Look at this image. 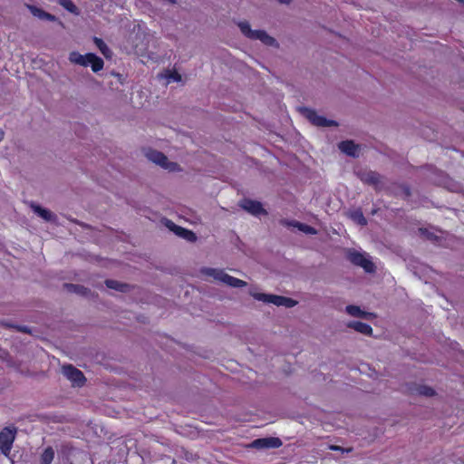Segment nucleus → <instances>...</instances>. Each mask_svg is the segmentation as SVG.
<instances>
[{
    "label": "nucleus",
    "instance_id": "nucleus-1",
    "mask_svg": "<svg viewBox=\"0 0 464 464\" xmlns=\"http://www.w3.org/2000/svg\"><path fill=\"white\" fill-rule=\"evenodd\" d=\"M248 294L255 300L262 302L266 304H274L276 306H285L287 308L294 307L297 304V302L292 298L282 296V295H277L262 293L258 290V288L256 286H251L248 289Z\"/></svg>",
    "mask_w": 464,
    "mask_h": 464
},
{
    "label": "nucleus",
    "instance_id": "nucleus-2",
    "mask_svg": "<svg viewBox=\"0 0 464 464\" xmlns=\"http://www.w3.org/2000/svg\"><path fill=\"white\" fill-rule=\"evenodd\" d=\"M237 26L240 29V32L248 38L249 40H258L264 45L268 47L278 48L279 44L270 34H268L264 30H254L251 28L250 24L247 21H240L237 23Z\"/></svg>",
    "mask_w": 464,
    "mask_h": 464
},
{
    "label": "nucleus",
    "instance_id": "nucleus-3",
    "mask_svg": "<svg viewBox=\"0 0 464 464\" xmlns=\"http://www.w3.org/2000/svg\"><path fill=\"white\" fill-rule=\"evenodd\" d=\"M143 154L149 161L169 172H179L182 170L179 164L170 160L164 153L157 150L146 148L143 150Z\"/></svg>",
    "mask_w": 464,
    "mask_h": 464
},
{
    "label": "nucleus",
    "instance_id": "nucleus-4",
    "mask_svg": "<svg viewBox=\"0 0 464 464\" xmlns=\"http://www.w3.org/2000/svg\"><path fill=\"white\" fill-rule=\"evenodd\" d=\"M202 274L233 288H242L247 285L246 281L227 274L223 269L204 268L202 269Z\"/></svg>",
    "mask_w": 464,
    "mask_h": 464
},
{
    "label": "nucleus",
    "instance_id": "nucleus-5",
    "mask_svg": "<svg viewBox=\"0 0 464 464\" xmlns=\"http://www.w3.org/2000/svg\"><path fill=\"white\" fill-rule=\"evenodd\" d=\"M302 115L307 119L313 125L317 127H331L337 126V123L333 121L326 119L324 116L319 114L314 110L309 108L301 109Z\"/></svg>",
    "mask_w": 464,
    "mask_h": 464
},
{
    "label": "nucleus",
    "instance_id": "nucleus-6",
    "mask_svg": "<svg viewBox=\"0 0 464 464\" xmlns=\"http://www.w3.org/2000/svg\"><path fill=\"white\" fill-rule=\"evenodd\" d=\"M348 258L353 264L362 267L368 273L373 272L375 269L374 264L371 260L370 256L365 253L350 251Z\"/></svg>",
    "mask_w": 464,
    "mask_h": 464
},
{
    "label": "nucleus",
    "instance_id": "nucleus-7",
    "mask_svg": "<svg viewBox=\"0 0 464 464\" xmlns=\"http://www.w3.org/2000/svg\"><path fill=\"white\" fill-rule=\"evenodd\" d=\"M14 438H15V430L14 429L5 428L0 432V450L5 456H8L10 453Z\"/></svg>",
    "mask_w": 464,
    "mask_h": 464
},
{
    "label": "nucleus",
    "instance_id": "nucleus-8",
    "mask_svg": "<svg viewBox=\"0 0 464 464\" xmlns=\"http://www.w3.org/2000/svg\"><path fill=\"white\" fill-rule=\"evenodd\" d=\"M63 373L73 386L81 387L85 382V377L83 376V373L72 365L63 366Z\"/></svg>",
    "mask_w": 464,
    "mask_h": 464
},
{
    "label": "nucleus",
    "instance_id": "nucleus-9",
    "mask_svg": "<svg viewBox=\"0 0 464 464\" xmlns=\"http://www.w3.org/2000/svg\"><path fill=\"white\" fill-rule=\"evenodd\" d=\"M239 206L248 212L249 214L260 217L262 215H266V209L263 208L262 204L258 201L251 200V199H244L240 202Z\"/></svg>",
    "mask_w": 464,
    "mask_h": 464
},
{
    "label": "nucleus",
    "instance_id": "nucleus-10",
    "mask_svg": "<svg viewBox=\"0 0 464 464\" xmlns=\"http://www.w3.org/2000/svg\"><path fill=\"white\" fill-rule=\"evenodd\" d=\"M282 445L278 438L257 439L252 442V446L257 449H275Z\"/></svg>",
    "mask_w": 464,
    "mask_h": 464
},
{
    "label": "nucleus",
    "instance_id": "nucleus-11",
    "mask_svg": "<svg viewBox=\"0 0 464 464\" xmlns=\"http://www.w3.org/2000/svg\"><path fill=\"white\" fill-rule=\"evenodd\" d=\"M345 312L353 317H358L367 320L375 318V314L373 313L365 312L357 305H347L345 307Z\"/></svg>",
    "mask_w": 464,
    "mask_h": 464
},
{
    "label": "nucleus",
    "instance_id": "nucleus-12",
    "mask_svg": "<svg viewBox=\"0 0 464 464\" xmlns=\"http://www.w3.org/2000/svg\"><path fill=\"white\" fill-rule=\"evenodd\" d=\"M339 149L342 152L353 157H358L361 152V148L352 140L341 142Z\"/></svg>",
    "mask_w": 464,
    "mask_h": 464
},
{
    "label": "nucleus",
    "instance_id": "nucleus-13",
    "mask_svg": "<svg viewBox=\"0 0 464 464\" xmlns=\"http://www.w3.org/2000/svg\"><path fill=\"white\" fill-rule=\"evenodd\" d=\"M167 227L174 231L178 236L188 240L193 241L196 239V236L193 232L176 226L174 223L169 221Z\"/></svg>",
    "mask_w": 464,
    "mask_h": 464
},
{
    "label": "nucleus",
    "instance_id": "nucleus-14",
    "mask_svg": "<svg viewBox=\"0 0 464 464\" xmlns=\"http://www.w3.org/2000/svg\"><path fill=\"white\" fill-rule=\"evenodd\" d=\"M167 227L174 231L178 236L188 240L193 241L196 239V236L193 232L176 226L174 223L169 221Z\"/></svg>",
    "mask_w": 464,
    "mask_h": 464
},
{
    "label": "nucleus",
    "instance_id": "nucleus-15",
    "mask_svg": "<svg viewBox=\"0 0 464 464\" xmlns=\"http://www.w3.org/2000/svg\"><path fill=\"white\" fill-rule=\"evenodd\" d=\"M282 224L286 226V227H296L298 230L302 231L304 234H310V235L316 234V230L314 227H310L308 225L300 223L298 221H295V220H293V221L282 220Z\"/></svg>",
    "mask_w": 464,
    "mask_h": 464
},
{
    "label": "nucleus",
    "instance_id": "nucleus-16",
    "mask_svg": "<svg viewBox=\"0 0 464 464\" xmlns=\"http://www.w3.org/2000/svg\"><path fill=\"white\" fill-rule=\"evenodd\" d=\"M349 328L355 330L356 332L371 336L372 334V328L364 323L353 321L347 324Z\"/></svg>",
    "mask_w": 464,
    "mask_h": 464
},
{
    "label": "nucleus",
    "instance_id": "nucleus-17",
    "mask_svg": "<svg viewBox=\"0 0 464 464\" xmlns=\"http://www.w3.org/2000/svg\"><path fill=\"white\" fill-rule=\"evenodd\" d=\"M25 6L30 10V12L32 13V14L39 19H42V20H48V21H54L55 20V16L49 14V13H46L45 11H44L43 9L41 8H38L34 5H25Z\"/></svg>",
    "mask_w": 464,
    "mask_h": 464
},
{
    "label": "nucleus",
    "instance_id": "nucleus-18",
    "mask_svg": "<svg viewBox=\"0 0 464 464\" xmlns=\"http://www.w3.org/2000/svg\"><path fill=\"white\" fill-rule=\"evenodd\" d=\"M89 53L81 54L78 52H72L69 54V61L72 63L78 64L81 66H88Z\"/></svg>",
    "mask_w": 464,
    "mask_h": 464
},
{
    "label": "nucleus",
    "instance_id": "nucleus-19",
    "mask_svg": "<svg viewBox=\"0 0 464 464\" xmlns=\"http://www.w3.org/2000/svg\"><path fill=\"white\" fill-rule=\"evenodd\" d=\"M88 65H91L92 70L94 72H97L102 70L104 63H103L102 59L98 57L96 54H94L92 53H89Z\"/></svg>",
    "mask_w": 464,
    "mask_h": 464
},
{
    "label": "nucleus",
    "instance_id": "nucleus-20",
    "mask_svg": "<svg viewBox=\"0 0 464 464\" xmlns=\"http://www.w3.org/2000/svg\"><path fill=\"white\" fill-rule=\"evenodd\" d=\"M32 208L35 214L46 221H54L55 216L48 209L43 208L40 206L33 205Z\"/></svg>",
    "mask_w": 464,
    "mask_h": 464
},
{
    "label": "nucleus",
    "instance_id": "nucleus-21",
    "mask_svg": "<svg viewBox=\"0 0 464 464\" xmlns=\"http://www.w3.org/2000/svg\"><path fill=\"white\" fill-rule=\"evenodd\" d=\"M164 78L167 83L171 82H180L182 81V76L177 71L174 70H167L160 75Z\"/></svg>",
    "mask_w": 464,
    "mask_h": 464
},
{
    "label": "nucleus",
    "instance_id": "nucleus-22",
    "mask_svg": "<svg viewBox=\"0 0 464 464\" xmlns=\"http://www.w3.org/2000/svg\"><path fill=\"white\" fill-rule=\"evenodd\" d=\"M54 459V450L52 447H47L40 454V464H51Z\"/></svg>",
    "mask_w": 464,
    "mask_h": 464
},
{
    "label": "nucleus",
    "instance_id": "nucleus-23",
    "mask_svg": "<svg viewBox=\"0 0 464 464\" xmlns=\"http://www.w3.org/2000/svg\"><path fill=\"white\" fill-rule=\"evenodd\" d=\"M93 42L100 52L106 57L110 58L112 54L111 49L107 46V44L103 42L102 39L94 37Z\"/></svg>",
    "mask_w": 464,
    "mask_h": 464
},
{
    "label": "nucleus",
    "instance_id": "nucleus-24",
    "mask_svg": "<svg viewBox=\"0 0 464 464\" xmlns=\"http://www.w3.org/2000/svg\"><path fill=\"white\" fill-rule=\"evenodd\" d=\"M361 179L364 183L377 184L380 180V176L372 171H367L361 174Z\"/></svg>",
    "mask_w": 464,
    "mask_h": 464
},
{
    "label": "nucleus",
    "instance_id": "nucleus-25",
    "mask_svg": "<svg viewBox=\"0 0 464 464\" xmlns=\"http://www.w3.org/2000/svg\"><path fill=\"white\" fill-rule=\"evenodd\" d=\"M350 218L353 221H355L356 223H358L360 225H365L366 224V219L363 217L362 211H360V210H354V211L351 212L350 213Z\"/></svg>",
    "mask_w": 464,
    "mask_h": 464
},
{
    "label": "nucleus",
    "instance_id": "nucleus-26",
    "mask_svg": "<svg viewBox=\"0 0 464 464\" xmlns=\"http://www.w3.org/2000/svg\"><path fill=\"white\" fill-rule=\"evenodd\" d=\"M417 393L426 396V397H431L435 394V392L432 388L425 385H420L417 388Z\"/></svg>",
    "mask_w": 464,
    "mask_h": 464
},
{
    "label": "nucleus",
    "instance_id": "nucleus-27",
    "mask_svg": "<svg viewBox=\"0 0 464 464\" xmlns=\"http://www.w3.org/2000/svg\"><path fill=\"white\" fill-rule=\"evenodd\" d=\"M59 4L71 13L76 14L77 8L71 0H59Z\"/></svg>",
    "mask_w": 464,
    "mask_h": 464
},
{
    "label": "nucleus",
    "instance_id": "nucleus-28",
    "mask_svg": "<svg viewBox=\"0 0 464 464\" xmlns=\"http://www.w3.org/2000/svg\"><path fill=\"white\" fill-rule=\"evenodd\" d=\"M106 285L109 288L120 290L121 292H123L125 290V287H126V285H121L119 282L114 281V280H107L106 281Z\"/></svg>",
    "mask_w": 464,
    "mask_h": 464
},
{
    "label": "nucleus",
    "instance_id": "nucleus-29",
    "mask_svg": "<svg viewBox=\"0 0 464 464\" xmlns=\"http://www.w3.org/2000/svg\"><path fill=\"white\" fill-rule=\"evenodd\" d=\"M330 450H335V451H340L342 453H348V452H351L352 451V448H342L340 446H336V445H331L329 447Z\"/></svg>",
    "mask_w": 464,
    "mask_h": 464
},
{
    "label": "nucleus",
    "instance_id": "nucleus-30",
    "mask_svg": "<svg viewBox=\"0 0 464 464\" xmlns=\"http://www.w3.org/2000/svg\"><path fill=\"white\" fill-rule=\"evenodd\" d=\"M4 138V131L2 130H0V141L3 140Z\"/></svg>",
    "mask_w": 464,
    "mask_h": 464
},
{
    "label": "nucleus",
    "instance_id": "nucleus-31",
    "mask_svg": "<svg viewBox=\"0 0 464 464\" xmlns=\"http://www.w3.org/2000/svg\"><path fill=\"white\" fill-rule=\"evenodd\" d=\"M457 1L461 3L462 5H464V0H457Z\"/></svg>",
    "mask_w": 464,
    "mask_h": 464
}]
</instances>
